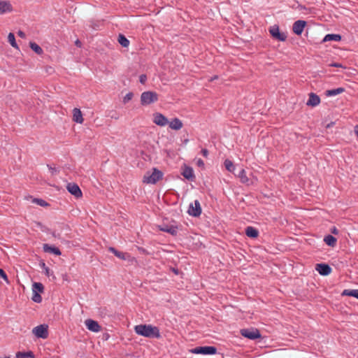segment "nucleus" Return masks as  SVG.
I'll use <instances>...</instances> for the list:
<instances>
[{"instance_id":"31","label":"nucleus","mask_w":358,"mask_h":358,"mask_svg":"<svg viewBox=\"0 0 358 358\" xmlns=\"http://www.w3.org/2000/svg\"><path fill=\"white\" fill-rule=\"evenodd\" d=\"M32 290L33 292L35 293L43 292L44 290V287L41 282H34L32 285Z\"/></svg>"},{"instance_id":"22","label":"nucleus","mask_w":358,"mask_h":358,"mask_svg":"<svg viewBox=\"0 0 358 358\" xmlns=\"http://www.w3.org/2000/svg\"><path fill=\"white\" fill-rule=\"evenodd\" d=\"M108 250L113 252L117 257L120 258V259L125 260L127 257H129V255L128 253L118 251L113 247H110Z\"/></svg>"},{"instance_id":"45","label":"nucleus","mask_w":358,"mask_h":358,"mask_svg":"<svg viewBox=\"0 0 358 358\" xmlns=\"http://www.w3.org/2000/svg\"><path fill=\"white\" fill-rule=\"evenodd\" d=\"M39 265H40L41 268H42L44 270L45 269V268H48V266H46L44 262H41Z\"/></svg>"},{"instance_id":"40","label":"nucleus","mask_w":358,"mask_h":358,"mask_svg":"<svg viewBox=\"0 0 358 358\" xmlns=\"http://www.w3.org/2000/svg\"><path fill=\"white\" fill-rule=\"evenodd\" d=\"M330 66H333V67H336V68H345L342 64L341 63H336V62H334V63H331V64H329Z\"/></svg>"},{"instance_id":"39","label":"nucleus","mask_w":358,"mask_h":358,"mask_svg":"<svg viewBox=\"0 0 358 358\" xmlns=\"http://www.w3.org/2000/svg\"><path fill=\"white\" fill-rule=\"evenodd\" d=\"M147 80V76L145 74H142L139 77V82L142 84H144Z\"/></svg>"},{"instance_id":"49","label":"nucleus","mask_w":358,"mask_h":358,"mask_svg":"<svg viewBox=\"0 0 358 358\" xmlns=\"http://www.w3.org/2000/svg\"><path fill=\"white\" fill-rule=\"evenodd\" d=\"M217 78H218V76H215L214 77H212V78L210 79V81H213V80H214L217 79Z\"/></svg>"},{"instance_id":"50","label":"nucleus","mask_w":358,"mask_h":358,"mask_svg":"<svg viewBox=\"0 0 358 358\" xmlns=\"http://www.w3.org/2000/svg\"><path fill=\"white\" fill-rule=\"evenodd\" d=\"M334 124V122H331L330 124H327V128H330L331 127H332V126H333V124Z\"/></svg>"},{"instance_id":"5","label":"nucleus","mask_w":358,"mask_h":358,"mask_svg":"<svg viewBox=\"0 0 358 358\" xmlns=\"http://www.w3.org/2000/svg\"><path fill=\"white\" fill-rule=\"evenodd\" d=\"M241 334L251 340L261 338V334L257 329H243L241 330Z\"/></svg>"},{"instance_id":"19","label":"nucleus","mask_w":358,"mask_h":358,"mask_svg":"<svg viewBox=\"0 0 358 358\" xmlns=\"http://www.w3.org/2000/svg\"><path fill=\"white\" fill-rule=\"evenodd\" d=\"M43 251L45 252L52 253L57 256L61 255V251L58 248L50 245L47 243L43 244Z\"/></svg>"},{"instance_id":"15","label":"nucleus","mask_w":358,"mask_h":358,"mask_svg":"<svg viewBox=\"0 0 358 358\" xmlns=\"http://www.w3.org/2000/svg\"><path fill=\"white\" fill-rule=\"evenodd\" d=\"M85 325L90 331L93 332H99L101 329V326L96 321L91 319L85 320Z\"/></svg>"},{"instance_id":"13","label":"nucleus","mask_w":358,"mask_h":358,"mask_svg":"<svg viewBox=\"0 0 358 358\" xmlns=\"http://www.w3.org/2000/svg\"><path fill=\"white\" fill-rule=\"evenodd\" d=\"M153 116V122L158 126L164 127L169 123L168 119L162 113H156Z\"/></svg>"},{"instance_id":"21","label":"nucleus","mask_w":358,"mask_h":358,"mask_svg":"<svg viewBox=\"0 0 358 358\" xmlns=\"http://www.w3.org/2000/svg\"><path fill=\"white\" fill-rule=\"evenodd\" d=\"M245 233L247 235V236L252 238H257L259 236L258 230L256 228H255L253 227H250V226L247 227L245 228Z\"/></svg>"},{"instance_id":"3","label":"nucleus","mask_w":358,"mask_h":358,"mask_svg":"<svg viewBox=\"0 0 358 358\" xmlns=\"http://www.w3.org/2000/svg\"><path fill=\"white\" fill-rule=\"evenodd\" d=\"M158 101V94L155 92L147 91L141 95V103L143 106L150 105Z\"/></svg>"},{"instance_id":"1","label":"nucleus","mask_w":358,"mask_h":358,"mask_svg":"<svg viewBox=\"0 0 358 358\" xmlns=\"http://www.w3.org/2000/svg\"><path fill=\"white\" fill-rule=\"evenodd\" d=\"M135 332L140 335L151 338H159L161 337L159 329L157 327L150 324H139L134 327Z\"/></svg>"},{"instance_id":"41","label":"nucleus","mask_w":358,"mask_h":358,"mask_svg":"<svg viewBox=\"0 0 358 358\" xmlns=\"http://www.w3.org/2000/svg\"><path fill=\"white\" fill-rule=\"evenodd\" d=\"M202 155L205 157H207L208 155V150L206 148H203L201 151Z\"/></svg>"},{"instance_id":"11","label":"nucleus","mask_w":358,"mask_h":358,"mask_svg":"<svg viewBox=\"0 0 358 358\" xmlns=\"http://www.w3.org/2000/svg\"><path fill=\"white\" fill-rule=\"evenodd\" d=\"M13 7L9 1L0 0V15L11 13Z\"/></svg>"},{"instance_id":"12","label":"nucleus","mask_w":358,"mask_h":358,"mask_svg":"<svg viewBox=\"0 0 358 358\" xmlns=\"http://www.w3.org/2000/svg\"><path fill=\"white\" fill-rule=\"evenodd\" d=\"M306 24H307L306 22L304 20H299L296 21L293 24V27H292L293 32L295 34L300 36L302 34Z\"/></svg>"},{"instance_id":"8","label":"nucleus","mask_w":358,"mask_h":358,"mask_svg":"<svg viewBox=\"0 0 358 358\" xmlns=\"http://www.w3.org/2000/svg\"><path fill=\"white\" fill-rule=\"evenodd\" d=\"M270 34L273 38L280 41H285L287 38V35L285 33H280L279 30V27L277 25H274L271 27Z\"/></svg>"},{"instance_id":"37","label":"nucleus","mask_w":358,"mask_h":358,"mask_svg":"<svg viewBox=\"0 0 358 358\" xmlns=\"http://www.w3.org/2000/svg\"><path fill=\"white\" fill-rule=\"evenodd\" d=\"M0 278H3L7 283L9 282L6 273L1 268H0Z\"/></svg>"},{"instance_id":"29","label":"nucleus","mask_w":358,"mask_h":358,"mask_svg":"<svg viewBox=\"0 0 358 358\" xmlns=\"http://www.w3.org/2000/svg\"><path fill=\"white\" fill-rule=\"evenodd\" d=\"M238 177L240 178V180L242 183L248 184L249 179L246 176V172H245V169H242L239 171V173L238 174Z\"/></svg>"},{"instance_id":"16","label":"nucleus","mask_w":358,"mask_h":358,"mask_svg":"<svg viewBox=\"0 0 358 358\" xmlns=\"http://www.w3.org/2000/svg\"><path fill=\"white\" fill-rule=\"evenodd\" d=\"M320 98L318 95L313 92H310L309 94V98L307 101L306 105L308 106L315 107L320 104Z\"/></svg>"},{"instance_id":"9","label":"nucleus","mask_w":358,"mask_h":358,"mask_svg":"<svg viewBox=\"0 0 358 358\" xmlns=\"http://www.w3.org/2000/svg\"><path fill=\"white\" fill-rule=\"evenodd\" d=\"M67 190L75 197L80 198L82 196V191L79 186L74 182H69L66 185Z\"/></svg>"},{"instance_id":"43","label":"nucleus","mask_w":358,"mask_h":358,"mask_svg":"<svg viewBox=\"0 0 358 358\" xmlns=\"http://www.w3.org/2000/svg\"><path fill=\"white\" fill-rule=\"evenodd\" d=\"M17 35H18L20 37L22 38H25V36H26V35H25L24 32V31H21V30H19V31H17Z\"/></svg>"},{"instance_id":"20","label":"nucleus","mask_w":358,"mask_h":358,"mask_svg":"<svg viewBox=\"0 0 358 358\" xmlns=\"http://www.w3.org/2000/svg\"><path fill=\"white\" fill-rule=\"evenodd\" d=\"M168 124L169 127L173 130H179L183 126L182 121L178 117L173 118L171 122H169Z\"/></svg>"},{"instance_id":"33","label":"nucleus","mask_w":358,"mask_h":358,"mask_svg":"<svg viewBox=\"0 0 358 358\" xmlns=\"http://www.w3.org/2000/svg\"><path fill=\"white\" fill-rule=\"evenodd\" d=\"M8 40L12 47L18 49L17 44L15 41V35L13 33H9L8 36Z\"/></svg>"},{"instance_id":"47","label":"nucleus","mask_w":358,"mask_h":358,"mask_svg":"<svg viewBox=\"0 0 358 358\" xmlns=\"http://www.w3.org/2000/svg\"><path fill=\"white\" fill-rule=\"evenodd\" d=\"M355 132L357 134V136H358V125H356L355 127Z\"/></svg>"},{"instance_id":"32","label":"nucleus","mask_w":358,"mask_h":358,"mask_svg":"<svg viewBox=\"0 0 358 358\" xmlns=\"http://www.w3.org/2000/svg\"><path fill=\"white\" fill-rule=\"evenodd\" d=\"M226 169L229 172H233L235 169V166L233 162L229 159H225L224 162Z\"/></svg>"},{"instance_id":"48","label":"nucleus","mask_w":358,"mask_h":358,"mask_svg":"<svg viewBox=\"0 0 358 358\" xmlns=\"http://www.w3.org/2000/svg\"><path fill=\"white\" fill-rule=\"evenodd\" d=\"M48 166L49 167L50 170L51 171V172H52V173H54V171H56L55 168H52V167L49 166L48 165Z\"/></svg>"},{"instance_id":"7","label":"nucleus","mask_w":358,"mask_h":358,"mask_svg":"<svg viewBox=\"0 0 358 358\" xmlns=\"http://www.w3.org/2000/svg\"><path fill=\"white\" fill-rule=\"evenodd\" d=\"M32 332L36 337L40 338H47L48 336V326L45 324H41L34 327Z\"/></svg>"},{"instance_id":"38","label":"nucleus","mask_w":358,"mask_h":358,"mask_svg":"<svg viewBox=\"0 0 358 358\" xmlns=\"http://www.w3.org/2000/svg\"><path fill=\"white\" fill-rule=\"evenodd\" d=\"M44 271H45V275L47 276H48V277L52 276L53 278H55V276L54 275L53 271H51L48 267L45 268V269Z\"/></svg>"},{"instance_id":"24","label":"nucleus","mask_w":358,"mask_h":358,"mask_svg":"<svg viewBox=\"0 0 358 358\" xmlns=\"http://www.w3.org/2000/svg\"><path fill=\"white\" fill-rule=\"evenodd\" d=\"M343 92H345V88H343V87H338L336 89H332V90H327L325 92V95L327 96H336L337 94H341Z\"/></svg>"},{"instance_id":"18","label":"nucleus","mask_w":358,"mask_h":358,"mask_svg":"<svg viewBox=\"0 0 358 358\" xmlns=\"http://www.w3.org/2000/svg\"><path fill=\"white\" fill-rule=\"evenodd\" d=\"M73 120L77 123L82 124L84 121L83 114L79 108H75L73 110Z\"/></svg>"},{"instance_id":"46","label":"nucleus","mask_w":358,"mask_h":358,"mask_svg":"<svg viewBox=\"0 0 358 358\" xmlns=\"http://www.w3.org/2000/svg\"><path fill=\"white\" fill-rule=\"evenodd\" d=\"M75 43H76V45L78 46V47H80L81 46V42L78 39L76 40Z\"/></svg>"},{"instance_id":"14","label":"nucleus","mask_w":358,"mask_h":358,"mask_svg":"<svg viewBox=\"0 0 358 358\" xmlns=\"http://www.w3.org/2000/svg\"><path fill=\"white\" fill-rule=\"evenodd\" d=\"M181 174L185 178L189 181H194L195 180L193 169L190 166L185 165Z\"/></svg>"},{"instance_id":"23","label":"nucleus","mask_w":358,"mask_h":358,"mask_svg":"<svg viewBox=\"0 0 358 358\" xmlns=\"http://www.w3.org/2000/svg\"><path fill=\"white\" fill-rule=\"evenodd\" d=\"M341 36L340 34H327L322 40V42L327 41H340L341 40Z\"/></svg>"},{"instance_id":"2","label":"nucleus","mask_w":358,"mask_h":358,"mask_svg":"<svg viewBox=\"0 0 358 358\" xmlns=\"http://www.w3.org/2000/svg\"><path fill=\"white\" fill-rule=\"evenodd\" d=\"M163 173L157 168L152 169V173L147 172L143 178V182L147 184H155L159 180L162 179Z\"/></svg>"},{"instance_id":"27","label":"nucleus","mask_w":358,"mask_h":358,"mask_svg":"<svg viewBox=\"0 0 358 358\" xmlns=\"http://www.w3.org/2000/svg\"><path fill=\"white\" fill-rule=\"evenodd\" d=\"M117 41L124 48H127L129 45V41L125 37L124 35L122 34L118 35Z\"/></svg>"},{"instance_id":"44","label":"nucleus","mask_w":358,"mask_h":358,"mask_svg":"<svg viewBox=\"0 0 358 358\" xmlns=\"http://www.w3.org/2000/svg\"><path fill=\"white\" fill-rule=\"evenodd\" d=\"M331 232L334 234H338V230L336 229V227H334L331 229Z\"/></svg>"},{"instance_id":"36","label":"nucleus","mask_w":358,"mask_h":358,"mask_svg":"<svg viewBox=\"0 0 358 358\" xmlns=\"http://www.w3.org/2000/svg\"><path fill=\"white\" fill-rule=\"evenodd\" d=\"M134 96V94L132 92L127 93L123 98L124 103L129 102Z\"/></svg>"},{"instance_id":"34","label":"nucleus","mask_w":358,"mask_h":358,"mask_svg":"<svg viewBox=\"0 0 358 358\" xmlns=\"http://www.w3.org/2000/svg\"><path fill=\"white\" fill-rule=\"evenodd\" d=\"M31 299L36 303H41L42 301V297L38 293L33 292Z\"/></svg>"},{"instance_id":"4","label":"nucleus","mask_w":358,"mask_h":358,"mask_svg":"<svg viewBox=\"0 0 358 358\" xmlns=\"http://www.w3.org/2000/svg\"><path fill=\"white\" fill-rule=\"evenodd\" d=\"M190 352L194 354L215 355L217 348L214 346H199L192 349Z\"/></svg>"},{"instance_id":"10","label":"nucleus","mask_w":358,"mask_h":358,"mask_svg":"<svg viewBox=\"0 0 358 358\" xmlns=\"http://www.w3.org/2000/svg\"><path fill=\"white\" fill-rule=\"evenodd\" d=\"M315 270L321 275H328L331 273V268L329 265L324 263L317 264L315 266Z\"/></svg>"},{"instance_id":"42","label":"nucleus","mask_w":358,"mask_h":358,"mask_svg":"<svg viewBox=\"0 0 358 358\" xmlns=\"http://www.w3.org/2000/svg\"><path fill=\"white\" fill-rule=\"evenodd\" d=\"M198 166L199 167H203L204 166V162L201 159H199L196 162Z\"/></svg>"},{"instance_id":"6","label":"nucleus","mask_w":358,"mask_h":358,"mask_svg":"<svg viewBox=\"0 0 358 358\" xmlns=\"http://www.w3.org/2000/svg\"><path fill=\"white\" fill-rule=\"evenodd\" d=\"M202 210L200 202L195 200L194 203H191L189 206L187 213L193 217H199L201 214Z\"/></svg>"},{"instance_id":"35","label":"nucleus","mask_w":358,"mask_h":358,"mask_svg":"<svg viewBox=\"0 0 358 358\" xmlns=\"http://www.w3.org/2000/svg\"><path fill=\"white\" fill-rule=\"evenodd\" d=\"M34 202L38 204L41 206H48V203L41 199H34Z\"/></svg>"},{"instance_id":"25","label":"nucleus","mask_w":358,"mask_h":358,"mask_svg":"<svg viewBox=\"0 0 358 358\" xmlns=\"http://www.w3.org/2000/svg\"><path fill=\"white\" fill-rule=\"evenodd\" d=\"M324 241L327 245L334 247L336 244L337 239L332 235L329 234L324 236Z\"/></svg>"},{"instance_id":"30","label":"nucleus","mask_w":358,"mask_h":358,"mask_svg":"<svg viewBox=\"0 0 358 358\" xmlns=\"http://www.w3.org/2000/svg\"><path fill=\"white\" fill-rule=\"evenodd\" d=\"M16 358H34V354L31 351L26 352H18L16 354Z\"/></svg>"},{"instance_id":"17","label":"nucleus","mask_w":358,"mask_h":358,"mask_svg":"<svg viewBox=\"0 0 358 358\" xmlns=\"http://www.w3.org/2000/svg\"><path fill=\"white\" fill-rule=\"evenodd\" d=\"M159 230L167 232L173 236H176L178 234V227L173 225L164 224L163 226H159Z\"/></svg>"},{"instance_id":"28","label":"nucleus","mask_w":358,"mask_h":358,"mask_svg":"<svg viewBox=\"0 0 358 358\" xmlns=\"http://www.w3.org/2000/svg\"><path fill=\"white\" fill-rule=\"evenodd\" d=\"M29 47L35 52L37 55H41L43 52V49L35 42H30Z\"/></svg>"},{"instance_id":"26","label":"nucleus","mask_w":358,"mask_h":358,"mask_svg":"<svg viewBox=\"0 0 358 358\" xmlns=\"http://www.w3.org/2000/svg\"><path fill=\"white\" fill-rule=\"evenodd\" d=\"M341 295L353 296L358 299V289H344Z\"/></svg>"}]
</instances>
